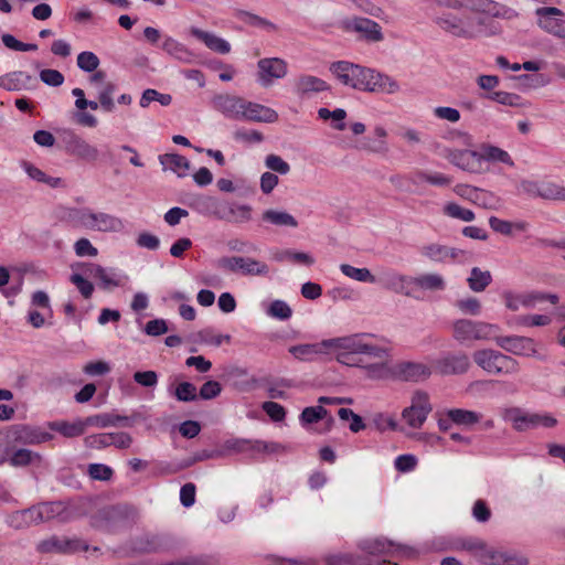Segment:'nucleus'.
Returning <instances> with one entry per match:
<instances>
[{"mask_svg": "<svg viewBox=\"0 0 565 565\" xmlns=\"http://www.w3.org/2000/svg\"><path fill=\"white\" fill-rule=\"evenodd\" d=\"M263 220L278 226H298L297 220L284 211L267 210L263 213Z\"/></svg>", "mask_w": 565, "mask_h": 565, "instance_id": "45", "label": "nucleus"}, {"mask_svg": "<svg viewBox=\"0 0 565 565\" xmlns=\"http://www.w3.org/2000/svg\"><path fill=\"white\" fill-rule=\"evenodd\" d=\"M470 365V359L463 352H447L434 361L435 371L440 375H461Z\"/></svg>", "mask_w": 565, "mask_h": 565, "instance_id": "11", "label": "nucleus"}, {"mask_svg": "<svg viewBox=\"0 0 565 565\" xmlns=\"http://www.w3.org/2000/svg\"><path fill=\"white\" fill-rule=\"evenodd\" d=\"M444 213L452 218H458L465 222L475 220V213L471 210L465 209L457 203L450 202L444 206Z\"/></svg>", "mask_w": 565, "mask_h": 565, "instance_id": "53", "label": "nucleus"}, {"mask_svg": "<svg viewBox=\"0 0 565 565\" xmlns=\"http://www.w3.org/2000/svg\"><path fill=\"white\" fill-rule=\"evenodd\" d=\"M242 119L256 121V122L271 124V122H275L278 120V114L273 108H269L267 106H264V105H260L257 103H252V102L245 100L244 113H243Z\"/></svg>", "mask_w": 565, "mask_h": 565, "instance_id": "24", "label": "nucleus"}, {"mask_svg": "<svg viewBox=\"0 0 565 565\" xmlns=\"http://www.w3.org/2000/svg\"><path fill=\"white\" fill-rule=\"evenodd\" d=\"M482 561L491 565H525L527 559L514 553L503 551H486Z\"/></svg>", "mask_w": 565, "mask_h": 565, "instance_id": "35", "label": "nucleus"}, {"mask_svg": "<svg viewBox=\"0 0 565 565\" xmlns=\"http://www.w3.org/2000/svg\"><path fill=\"white\" fill-rule=\"evenodd\" d=\"M385 289L392 290L396 294H403L405 296H411L407 286L413 284V278L397 274L395 271H386L380 277L379 280Z\"/></svg>", "mask_w": 565, "mask_h": 565, "instance_id": "29", "label": "nucleus"}, {"mask_svg": "<svg viewBox=\"0 0 565 565\" xmlns=\"http://www.w3.org/2000/svg\"><path fill=\"white\" fill-rule=\"evenodd\" d=\"M92 525L105 532H116L122 526V507L109 505L98 510L92 516Z\"/></svg>", "mask_w": 565, "mask_h": 565, "instance_id": "16", "label": "nucleus"}, {"mask_svg": "<svg viewBox=\"0 0 565 565\" xmlns=\"http://www.w3.org/2000/svg\"><path fill=\"white\" fill-rule=\"evenodd\" d=\"M540 188V198L544 200L565 201V186L552 182H544Z\"/></svg>", "mask_w": 565, "mask_h": 565, "instance_id": "51", "label": "nucleus"}, {"mask_svg": "<svg viewBox=\"0 0 565 565\" xmlns=\"http://www.w3.org/2000/svg\"><path fill=\"white\" fill-rule=\"evenodd\" d=\"M467 281L472 291L481 292L491 284L492 275L489 270H481L479 267H473Z\"/></svg>", "mask_w": 565, "mask_h": 565, "instance_id": "41", "label": "nucleus"}, {"mask_svg": "<svg viewBox=\"0 0 565 565\" xmlns=\"http://www.w3.org/2000/svg\"><path fill=\"white\" fill-rule=\"evenodd\" d=\"M87 473L93 480L109 481L114 476V470L104 463H89Z\"/></svg>", "mask_w": 565, "mask_h": 565, "instance_id": "56", "label": "nucleus"}, {"mask_svg": "<svg viewBox=\"0 0 565 565\" xmlns=\"http://www.w3.org/2000/svg\"><path fill=\"white\" fill-rule=\"evenodd\" d=\"M450 422L459 426H472L480 422L481 415L462 408H452L447 412Z\"/></svg>", "mask_w": 565, "mask_h": 565, "instance_id": "40", "label": "nucleus"}, {"mask_svg": "<svg viewBox=\"0 0 565 565\" xmlns=\"http://www.w3.org/2000/svg\"><path fill=\"white\" fill-rule=\"evenodd\" d=\"M360 548L370 555L387 556L391 558L406 557L415 555V550L411 546L397 544L386 539H370L360 543Z\"/></svg>", "mask_w": 565, "mask_h": 565, "instance_id": "7", "label": "nucleus"}, {"mask_svg": "<svg viewBox=\"0 0 565 565\" xmlns=\"http://www.w3.org/2000/svg\"><path fill=\"white\" fill-rule=\"evenodd\" d=\"M153 100L159 102L162 106H169L172 102V96L169 94L159 93L152 88H148L142 93L139 104L142 108H146Z\"/></svg>", "mask_w": 565, "mask_h": 565, "instance_id": "50", "label": "nucleus"}, {"mask_svg": "<svg viewBox=\"0 0 565 565\" xmlns=\"http://www.w3.org/2000/svg\"><path fill=\"white\" fill-rule=\"evenodd\" d=\"M489 99L497 102L502 105H508L512 107H519L522 105L521 97L513 93L508 92H493L487 96Z\"/></svg>", "mask_w": 565, "mask_h": 565, "instance_id": "59", "label": "nucleus"}, {"mask_svg": "<svg viewBox=\"0 0 565 565\" xmlns=\"http://www.w3.org/2000/svg\"><path fill=\"white\" fill-rule=\"evenodd\" d=\"M413 284L424 290H444L446 287L444 278L438 274H424L413 278Z\"/></svg>", "mask_w": 565, "mask_h": 565, "instance_id": "43", "label": "nucleus"}, {"mask_svg": "<svg viewBox=\"0 0 565 565\" xmlns=\"http://www.w3.org/2000/svg\"><path fill=\"white\" fill-rule=\"evenodd\" d=\"M190 32L195 39L202 41L210 50L214 52L220 54H227L231 51L230 43L213 33L203 31L198 28H192Z\"/></svg>", "mask_w": 565, "mask_h": 565, "instance_id": "34", "label": "nucleus"}, {"mask_svg": "<svg viewBox=\"0 0 565 565\" xmlns=\"http://www.w3.org/2000/svg\"><path fill=\"white\" fill-rule=\"evenodd\" d=\"M86 427L106 428L111 426L130 427L132 424L127 416L115 415L110 413L96 414L85 418Z\"/></svg>", "mask_w": 565, "mask_h": 565, "instance_id": "32", "label": "nucleus"}, {"mask_svg": "<svg viewBox=\"0 0 565 565\" xmlns=\"http://www.w3.org/2000/svg\"><path fill=\"white\" fill-rule=\"evenodd\" d=\"M330 72L343 85L370 92L395 94L399 84L391 76L348 61L333 62Z\"/></svg>", "mask_w": 565, "mask_h": 565, "instance_id": "1", "label": "nucleus"}, {"mask_svg": "<svg viewBox=\"0 0 565 565\" xmlns=\"http://www.w3.org/2000/svg\"><path fill=\"white\" fill-rule=\"evenodd\" d=\"M161 49L171 57L182 62V63H192L195 58L193 52H191L184 44L177 41L171 36H166Z\"/></svg>", "mask_w": 565, "mask_h": 565, "instance_id": "33", "label": "nucleus"}, {"mask_svg": "<svg viewBox=\"0 0 565 565\" xmlns=\"http://www.w3.org/2000/svg\"><path fill=\"white\" fill-rule=\"evenodd\" d=\"M370 334L362 333V334H352L349 337H342V338H334L324 340L322 342V345L326 348H334L343 350V353H340L338 355V361L341 363L349 364V356L350 354H360L361 348L363 343V338L369 337Z\"/></svg>", "mask_w": 565, "mask_h": 565, "instance_id": "17", "label": "nucleus"}, {"mask_svg": "<svg viewBox=\"0 0 565 565\" xmlns=\"http://www.w3.org/2000/svg\"><path fill=\"white\" fill-rule=\"evenodd\" d=\"M159 161L163 167V170H171L179 177L186 175L190 168L189 160L178 153H164L159 157Z\"/></svg>", "mask_w": 565, "mask_h": 565, "instance_id": "36", "label": "nucleus"}, {"mask_svg": "<svg viewBox=\"0 0 565 565\" xmlns=\"http://www.w3.org/2000/svg\"><path fill=\"white\" fill-rule=\"evenodd\" d=\"M167 548L162 537L158 535H145L132 543V550L138 553H157Z\"/></svg>", "mask_w": 565, "mask_h": 565, "instance_id": "37", "label": "nucleus"}, {"mask_svg": "<svg viewBox=\"0 0 565 565\" xmlns=\"http://www.w3.org/2000/svg\"><path fill=\"white\" fill-rule=\"evenodd\" d=\"M84 274L100 281L103 289H111L124 286L127 276L117 274L114 269H106L97 264H85Z\"/></svg>", "mask_w": 565, "mask_h": 565, "instance_id": "20", "label": "nucleus"}, {"mask_svg": "<svg viewBox=\"0 0 565 565\" xmlns=\"http://www.w3.org/2000/svg\"><path fill=\"white\" fill-rule=\"evenodd\" d=\"M63 141L65 143V150L68 154L88 162H95L98 159L99 152L97 148L89 145L85 139L75 132L66 131Z\"/></svg>", "mask_w": 565, "mask_h": 565, "instance_id": "15", "label": "nucleus"}, {"mask_svg": "<svg viewBox=\"0 0 565 565\" xmlns=\"http://www.w3.org/2000/svg\"><path fill=\"white\" fill-rule=\"evenodd\" d=\"M15 443L21 445H40L53 439V435L38 426L18 425L12 429Z\"/></svg>", "mask_w": 565, "mask_h": 565, "instance_id": "21", "label": "nucleus"}, {"mask_svg": "<svg viewBox=\"0 0 565 565\" xmlns=\"http://www.w3.org/2000/svg\"><path fill=\"white\" fill-rule=\"evenodd\" d=\"M498 327L483 321L459 319L452 323V338L460 344L469 345L473 341L489 340Z\"/></svg>", "mask_w": 565, "mask_h": 565, "instance_id": "4", "label": "nucleus"}, {"mask_svg": "<svg viewBox=\"0 0 565 565\" xmlns=\"http://www.w3.org/2000/svg\"><path fill=\"white\" fill-rule=\"evenodd\" d=\"M258 81L267 87L273 84L274 79H279L287 74V63L278 57L262 58L257 63Z\"/></svg>", "mask_w": 565, "mask_h": 565, "instance_id": "19", "label": "nucleus"}, {"mask_svg": "<svg viewBox=\"0 0 565 565\" xmlns=\"http://www.w3.org/2000/svg\"><path fill=\"white\" fill-rule=\"evenodd\" d=\"M224 448L239 454L256 455V440L250 439H230L224 444Z\"/></svg>", "mask_w": 565, "mask_h": 565, "instance_id": "49", "label": "nucleus"}, {"mask_svg": "<svg viewBox=\"0 0 565 565\" xmlns=\"http://www.w3.org/2000/svg\"><path fill=\"white\" fill-rule=\"evenodd\" d=\"M535 14L539 17V26L545 32L565 40L564 12L555 7L537 8Z\"/></svg>", "mask_w": 565, "mask_h": 565, "instance_id": "13", "label": "nucleus"}, {"mask_svg": "<svg viewBox=\"0 0 565 565\" xmlns=\"http://www.w3.org/2000/svg\"><path fill=\"white\" fill-rule=\"evenodd\" d=\"M329 415V411L322 406H309L302 409L299 420L302 426L316 424L323 420Z\"/></svg>", "mask_w": 565, "mask_h": 565, "instance_id": "46", "label": "nucleus"}, {"mask_svg": "<svg viewBox=\"0 0 565 565\" xmlns=\"http://www.w3.org/2000/svg\"><path fill=\"white\" fill-rule=\"evenodd\" d=\"M99 65L98 56L93 52H82L77 56V66L85 72H94Z\"/></svg>", "mask_w": 565, "mask_h": 565, "instance_id": "60", "label": "nucleus"}, {"mask_svg": "<svg viewBox=\"0 0 565 565\" xmlns=\"http://www.w3.org/2000/svg\"><path fill=\"white\" fill-rule=\"evenodd\" d=\"M74 220L79 226L99 232H120L125 227L124 222L119 217L89 210L76 211Z\"/></svg>", "mask_w": 565, "mask_h": 565, "instance_id": "5", "label": "nucleus"}, {"mask_svg": "<svg viewBox=\"0 0 565 565\" xmlns=\"http://www.w3.org/2000/svg\"><path fill=\"white\" fill-rule=\"evenodd\" d=\"M342 274L351 279L362 282H376L375 276L367 268H356L349 264L340 266Z\"/></svg>", "mask_w": 565, "mask_h": 565, "instance_id": "47", "label": "nucleus"}, {"mask_svg": "<svg viewBox=\"0 0 565 565\" xmlns=\"http://www.w3.org/2000/svg\"><path fill=\"white\" fill-rule=\"evenodd\" d=\"M495 342L500 348L514 355L535 356L537 353L535 341L527 337H497Z\"/></svg>", "mask_w": 565, "mask_h": 565, "instance_id": "18", "label": "nucleus"}, {"mask_svg": "<svg viewBox=\"0 0 565 565\" xmlns=\"http://www.w3.org/2000/svg\"><path fill=\"white\" fill-rule=\"evenodd\" d=\"M236 17L244 23L252 25V26L263 28V29H267L270 31L277 30V26L274 23H271L270 21H268L257 14L245 11V10H239L236 13Z\"/></svg>", "mask_w": 565, "mask_h": 565, "instance_id": "48", "label": "nucleus"}, {"mask_svg": "<svg viewBox=\"0 0 565 565\" xmlns=\"http://www.w3.org/2000/svg\"><path fill=\"white\" fill-rule=\"evenodd\" d=\"M49 427L51 430H54L66 438L79 437V436L84 435L87 429L85 418H77L74 422H67V420L50 422Z\"/></svg>", "mask_w": 565, "mask_h": 565, "instance_id": "31", "label": "nucleus"}, {"mask_svg": "<svg viewBox=\"0 0 565 565\" xmlns=\"http://www.w3.org/2000/svg\"><path fill=\"white\" fill-rule=\"evenodd\" d=\"M174 395L180 402H193L198 398L196 387L190 382L180 383L175 388Z\"/></svg>", "mask_w": 565, "mask_h": 565, "instance_id": "61", "label": "nucleus"}, {"mask_svg": "<svg viewBox=\"0 0 565 565\" xmlns=\"http://www.w3.org/2000/svg\"><path fill=\"white\" fill-rule=\"evenodd\" d=\"M116 90V85L114 83H106L99 92L98 99L102 108L105 111H113L115 108L113 95Z\"/></svg>", "mask_w": 565, "mask_h": 565, "instance_id": "57", "label": "nucleus"}, {"mask_svg": "<svg viewBox=\"0 0 565 565\" xmlns=\"http://www.w3.org/2000/svg\"><path fill=\"white\" fill-rule=\"evenodd\" d=\"M435 22L445 31L460 38H473L476 33L463 20L452 15L444 14L436 18Z\"/></svg>", "mask_w": 565, "mask_h": 565, "instance_id": "25", "label": "nucleus"}, {"mask_svg": "<svg viewBox=\"0 0 565 565\" xmlns=\"http://www.w3.org/2000/svg\"><path fill=\"white\" fill-rule=\"evenodd\" d=\"M431 370L424 363L403 361L391 367V376L404 382H420L427 380Z\"/></svg>", "mask_w": 565, "mask_h": 565, "instance_id": "14", "label": "nucleus"}, {"mask_svg": "<svg viewBox=\"0 0 565 565\" xmlns=\"http://www.w3.org/2000/svg\"><path fill=\"white\" fill-rule=\"evenodd\" d=\"M36 550L40 553H76L79 551H87L88 545L76 537L56 536L52 535L38 543Z\"/></svg>", "mask_w": 565, "mask_h": 565, "instance_id": "12", "label": "nucleus"}, {"mask_svg": "<svg viewBox=\"0 0 565 565\" xmlns=\"http://www.w3.org/2000/svg\"><path fill=\"white\" fill-rule=\"evenodd\" d=\"M448 160L458 168L471 172L481 173L484 168L481 163L479 151L473 150H451L447 156Z\"/></svg>", "mask_w": 565, "mask_h": 565, "instance_id": "22", "label": "nucleus"}, {"mask_svg": "<svg viewBox=\"0 0 565 565\" xmlns=\"http://www.w3.org/2000/svg\"><path fill=\"white\" fill-rule=\"evenodd\" d=\"M319 118L323 120L333 119L335 124L333 125V128L337 130H344L345 124L344 119L347 117V111L342 108H337L334 110H329L328 108H320L318 110Z\"/></svg>", "mask_w": 565, "mask_h": 565, "instance_id": "52", "label": "nucleus"}, {"mask_svg": "<svg viewBox=\"0 0 565 565\" xmlns=\"http://www.w3.org/2000/svg\"><path fill=\"white\" fill-rule=\"evenodd\" d=\"M374 136L375 139H371L370 137L364 139V142L362 145V149L382 153L387 151V145L385 141V138L387 136L386 130L383 127H376L374 129Z\"/></svg>", "mask_w": 565, "mask_h": 565, "instance_id": "42", "label": "nucleus"}, {"mask_svg": "<svg viewBox=\"0 0 565 565\" xmlns=\"http://www.w3.org/2000/svg\"><path fill=\"white\" fill-rule=\"evenodd\" d=\"M327 565H385L386 561L376 562L375 564L369 562L366 558L350 554V553H335L329 554L324 557Z\"/></svg>", "mask_w": 565, "mask_h": 565, "instance_id": "38", "label": "nucleus"}, {"mask_svg": "<svg viewBox=\"0 0 565 565\" xmlns=\"http://www.w3.org/2000/svg\"><path fill=\"white\" fill-rule=\"evenodd\" d=\"M472 359L479 367L489 374L513 375L520 371V364L515 359L497 350H477L473 352Z\"/></svg>", "mask_w": 565, "mask_h": 565, "instance_id": "3", "label": "nucleus"}, {"mask_svg": "<svg viewBox=\"0 0 565 565\" xmlns=\"http://www.w3.org/2000/svg\"><path fill=\"white\" fill-rule=\"evenodd\" d=\"M34 460L40 461L41 455L26 448H20L13 451L10 457L8 456L7 462L12 467H26Z\"/></svg>", "mask_w": 565, "mask_h": 565, "instance_id": "44", "label": "nucleus"}, {"mask_svg": "<svg viewBox=\"0 0 565 565\" xmlns=\"http://www.w3.org/2000/svg\"><path fill=\"white\" fill-rule=\"evenodd\" d=\"M342 29L347 32L358 33L360 40L369 43H377L384 39L381 25L367 18L345 19L342 21Z\"/></svg>", "mask_w": 565, "mask_h": 565, "instance_id": "9", "label": "nucleus"}, {"mask_svg": "<svg viewBox=\"0 0 565 565\" xmlns=\"http://www.w3.org/2000/svg\"><path fill=\"white\" fill-rule=\"evenodd\" d=\"M422 255L433 262L444 263L447 259H457L465 252L458 248L448 247L440 244H429L422 247Z\"/></svg>", "mask_w": 565, "mask_h": 565, "instance_id": "28", "label": "nucleus"}, {"mask_svg": "<svg viewBox=\"0 0 565 565\" xmlns=\"http://www.w3.org/2000/svg\"><path fill=\"white\" fill-rule=\"evenodd\" d=\"M74 518L75 509L62 501L44 502L12 515L13 520L22 519L25 523H40L53 519H57L60 522H68Z\"/></svg>", "mask_w": 565, "mask_h": 565, "instance_id": "2", "label": "nucleus"}, {"mask_svg": "<svg viewBox=\"0 0 565 565\" xmlns=\"http://www.w3.org/2000/svg\"><path fill=\"white\" fill-rule=\"evenodd\" d=\"M504 419L510 422L518 431H525L537 426L554 427L557 420L552 416H541L537 414H529L519 407L505 409Z\"/></svg>", "mask_w": 565, "mask_h": 565, "instance_id": "8", "label": "nucleus"}, {"mask_svg": "<svg viewBox=\"0 0 565 565\" xmlns=\"http://www.w3.org/2000/svg\"><path fill=\"white\" fill-rule=\"evenodd\" d=\"M33 77L22 71H14L0 76V87L8 92H18L29 88Z\"/></svg>", "mask_w": 565, "mask_h": 565, "instance_id": "30", "label": "nucleus"}, {"mask_svg": "<svg viewBox=\"0 0 565 565\" xmlns=\"http://www.w3.org/2000/svg\"><path fill=\"white\" fill-rule=\"evenodd\" d=\"M70 281L76 286L81 295L88 299L94 292V285L81 274H72Z\"/></svg>", "mask_w": 565, "mask_h": 565, "instance_id": "62", "label": "nucleus"}, {"mask_svg": "<svg viewBox=\"0 0 565 565\" xmlns=\"http://www.w3.org/2000/svg\"><path fill=\"white\" fill-rule=\"evenodd\" d=\"M434 116L437 119L446 120L449 122H458L461 118L458 109L448 106H438L433 110Z\"/></svg>", "mask_w": 565, "mask_h": 565, "instance_id": "64", "label": "nucleus"}, {"mask_svg": "<svg viewBox=\"0 0 565 565\" xmlns=\"http://www.w3.org/2000/svg\"><path fill=\"white\" fill-rule=\"evenodd\" d=\"M479 152L481 156L482 166L484 164V161L502 162V163H505L511 167L514 164L511 156L505 150H503L499 147L491 146V145H483L481 147V151H479Z\"/></svg>", "mask_w": 565, "mask_h": 565, "instance_id": "39", "label": "nucleus"}, {"mask_svg": "<svg viewBox=\"0 0 565 565\" xmlns=\"http://www.w3.org/2000/svg\"><path fill=\"white\" fill-rule=\"evenodd\" d=\"M267 313L276 319L279 320H287L291 317L292 310L291 308L282 300H274L268 310Z\"/></svg>", "mask_w": 565, "mask_h": 565, "instance_id": "58", "label": "nucleus"}, {"mask_svg": "<svg viewBox=\"0 0 565 565\" xmlns=\"http://www.w3.org/2000/svg\"><path fill=\"white\" fill-rule=\"evenodd\" d=\"M328 89H330L328 83L313 75H301L295 83V92L300 97H306Z\"/></svg>", "mask_w": 565, "mask_h": 565, "instance_id": "27", "label": "nucleus"}, {"mask_svg": "<svg viewBox=\"0 0 565 565\" xmlns=\"http://www.w3.org/2000/svg\"><path fill=\"white\" fill-rule=\"evenodd\" d=\"M213 107L232 119H242L245 100L233 95H217L212 100Z\"/></svg>", "mask_w": 565, "mask_h": 565, "instance_id": "23", "label": "nucleus"}, {"mask_svg": "<svg viewBox=\"0 0 565 565\" xmlns=\"http://www.w3.org/2000/svg\"><path fill=\"white\" fill-rule=\"evenodd\" d=\"M198 337L200 341L213 345V347H220L224 342L230 343L231 342V335L230 334H215L213 329L206 328L201 330L198 333Z\"/></svg>", "mask_w": 565, "mask_h": 565, "instance_id": "54", "label": "nucleus"}, {"mask_svg": "<svg viewBox=\"0 0 565 565\" xmlns=\"http://www.w3.org/2000/svg\"><path fill=\"white\" fill-rule=\"evenodd\" d=\"M265 164L271 171L282 175L287 174L290 171L289 163L277 154H268L265 159Z\"/></svg>", "mask_w": 565, "mask_h": 565, "instance_id": "63", "label": "nucleus"}, {"mask_svg": "<svg viewBox=\"0 0 565 565\" xmlns=\"http://www.w3.org/2000/svg\"><path fill=\"white\" fill-rule=\"evenodd\" d=\"M430 412L428 394L417 391L412 397L411 406L403 411L402 417L412 428H420Z\"/></svg>", "mask_w": 565, "mask_h": 565, "instance_id": "10", "label": "nucleus"}, {"mask_svg": "<svg viewBox=\"0 0 565 565\" xmlns=\"http://www.w3.org/2000/svg\"><path fill=\"white\" fill-rule=\"evenodd\" d=\"M111 443L109 433L93 434L84 438V445L88 449L100 450L111 446Z\"/></svg>", "mask_w": 565, "mask_h": 565, "instance_id": "55", "label": "nucleus"}, {"mask_svg": "<svg viewBox=\"0 0 565 565\" xmlns=\"http://www.w3.org/2000/svg\"><path fill=\"white\" fill-rule=\"evenodd\" d=\"M445 6L454 9L468 8L472 11L487 13L492 17L500 14V7L493 0H447Z\"/></svg>", "mask_w": 565, "mask_h": 565, "instance_id": "26", "label": "nucleus"}, {"mask_svg": "<svg viewBox=\"0 0 565 565\" xmlns=\"http://www.w3.org/2000/svg\"><path fill=\"white\" fill-rule=\"evenodd\" d=\"M216 266L220 269L241 273L244 276H267L269 274V266L265 262L250 257H221L217 259Z\"/></svg>", "mask_w": 565, "mask_h": 565, "instance_id": "6", "label": "nucleus"}]
</instances>
